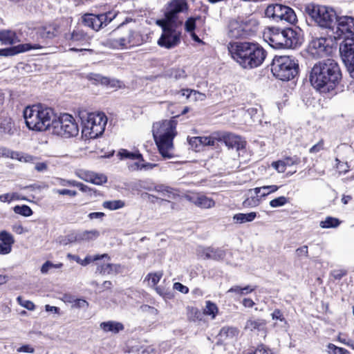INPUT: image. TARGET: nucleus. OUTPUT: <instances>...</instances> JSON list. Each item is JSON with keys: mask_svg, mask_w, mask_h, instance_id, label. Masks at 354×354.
Listing matches in <instances>:
<instances>
[{"mask_svg": "<svg viewBox=\"0 0 354 354\" xmlns=\"http://www.w3.org/2000/svg\"><path fill=\"white\" fill-rule=\"evenodd\" d=\"M341 78L340 68L333 59H324L315 64L309 75L311 85L323 93L333 90Z\"/></svg>", "mask_w": 354, "mask_h": 354, "instance_id": "f257e3e1", "label": "nucleus"}, {"mask_svg": "<svg viewBox=\"0 0 354 354\" xmlns=\"http://www.w3.org/2000/svg\"><path fill=\"white\" fill-rule=\"evenodd\" d=\"M227 48L233 59L245 69L261 66L267 55L266 50L256 42H230Z\"/></svg>", "mask_w": 354, "mask_h": 354, "instance_id": "f03ea898", "label": "nucleus"}, {"mask_svg": "<svg viewBox=\"0 0 354 354\" xmlns=\"http://www.w3.org/2000/svg\"><path fill=\"white\" fill-rule=\"evenodd\" d=\"M27 127L32 131H52L56 118L53 109L41 104L27 106L24 111Z\"/></svg>", "mask_w": 354, "mask_h": 354, "instance_id": "7ed1b4c3", "label": "nucleus"}, {"mask_svg": "<svg viewBox=\"0 0 354 354\" xmlns=\"http://www.w3.org/2000/svg\"><path fill=\"white\" fill-rule=\"evenodd\" d=\"M176 124L174 120H165L153 124V136L159 152L164 158L174 156L173 140L177 133Z\"/></svg>", "mask_w": 354, "mask_h": 354, "instance_id": "20e7f679", "label": "nucleus"}, {"mask_svg": "<svg viewBox=\"0 0 354 354\" xmlns=\"http://www.w3.org/2000/svg\"><path fill=\"white\" fill-rule=\"evenodd\" d=\"M82 120V134L88 139H95L101 136L105 129L107 118L102 112H82L80 113Z\"/></svg>", "mask_w": 354, "mask_h": 354, "instance_id": "39448f33", "label": "nucleus"}, {"mask_svg": "<svg viewBox=\"0 0 354 354\" xmlns=\"http://www.w3.org/2000/svg\"><path fill=\"white\" fill-rule=\"evenodd\" d=\"M271 71L277 79L289 81L298 74L299 64L292 57L276 56L272 60Z\"/></svg>", "mask_w": 354, "mask_h": 354, "instance_id": "423d86ee", "label": "nucleus"}, {"mask_svg": "<svg viewBox=\"0 0 354 354\" xmlns=\"http://www.w3.org/2000/svg\"><path fill=\"white\" fill-rule=\"evenodd\" d=\"M305 12L320 27L334 30L337 15L332 8L311 3L306 6Z\"/></svg>", "mask_w": 354, "mask_h": 354, "instance_id": "0eeeda50", "label": "nucleus"}, {"mask_svg": "<svg viewBox=\"0 0 354 354\" xmlns=\"http://www.w3.org/2000/svg\"><path fill=\"white\" fill-rule=\"evenodd\" d=\"M52 133L64 138L74 137L78 135L79 127L71 115L64 113L55 118Z\"/></svg>", "mask_w": 354, "mask_h": 354, "instance_id": "6e6552de", "label": "nucleus"}, {"mask_svg": "<svg viewBox=\"0 0 354 354\" xmlns=\"http://www.w3.org/2000/svg\"><path fill=\"white\" fill-rule=\"evenodd\" d=\"M255 29V21L233 19L229 23L227 35L233 39L245 38L252 35Z\"/></svg>", "mask_w": 354, "mask_h": 354, "instance_id": "1a4fd4ad", "label": "nucleus"}, {"mask_svg": "<svg viewBox=\"0 0 354 354\" xmlns=\"http://www.w3.org/2000/svg\"><path fill=\"white\" fill-rule=\"evenodd\" d=\"M178 26L164 22L162 33L158 40V44L167 49L176 46L180 43V32L177 30Z\"/></svg>", "mask_w": 354, "mask_h": 354, "instance_id": "9d476101", "label": "nucleus"}, {"mask_svg": "<svg viewBox=\"0 0 354 354\" xmlns=\"http://www.w3.org/2000/svg\"><path fill=\"white\" fill-rule=\"evenodd\" d=\"M339 53L351 76L354 78V36L344 38L339 45Z\"/></svg>", "mask_w": 354, "mask_h": 354, "instance_id": "9b49d317", "label": "nucleus"}, {"mask_svg": "<svg viewBox=\"0 0 354 354\" xmlns=\"http://www.w3.org/2000/svg\"><path fill=\"white\" fill-rule=\"evenodd\" d=\"M115 16L116 14L113 12H108L100 15L87 13L82 16V21L85 26L97 31L110 23Z\"/></svg>", "mask_w": 354, "mask_h": 354, "instance_id": "f8f14e48", "label": "nucleus"}, {"mask_svg": "<svg viewBox=\"0 0 354 354\" xmlns=\"http://www.w3.org/2000/svg\"><path fill=\"white\" fill-rule=\"evenodd\" d=\"M136 32L128 29L119 37L107 39L104 41V45L113 49L126 48L129 45L135 46L138 44V41L136 39Z\"/></svg>", "mask_w": 354, "mask_h": 354, "instance_id": "ddd939ff", "label": "nucleus"}, {"mask_svg": "<svg viewBox=\"0 0 354 354\" xmlns=\"http://www.w3.org/2000/svg\"><path fill=\"white\" fill-rule=\"evenodd\" d=\"M335 26V30H333L335 35L334 36L335 39L343 38L344 39L346 37L354 36V17L350 16H337Z\"/></svg>", "mask_w": 354, "mask_h": 354, "instance_id": "4468645a", "label": "nucleus"}, {"mask_svg": "<svg viewBox=\"0 0 354 354\" xmlns=\"http://www.w3.org/2000/svg\"><path fill=\"white\" fill-rule=\"evenodd\" d=\"M187 9V3L185 0L172 1L165 12V19L164 22L180 26L182 21L178 19V14Z\"/></svg>", "mask_w": 354, "mask_h": 354, "instance_id": "2eb2a0df", "label": "nucleus"}, {"mask_svg": "<svg viewBox=\"0 0 354 354\" xmlns=\"http://www.w3.org/2000/svg\"><path fill=\"white\" fill-rule=\"evenodd\" d=\"M331 47L324 37L313 39L308 45V53L314 58L318 59L328 55Z\"/></svg>", "mask_w": 354, "mask_h": 354, "instance_id": "dca6fc26", "label": "nucleus"}, {"mask_svg": "<svg viewBox=\"0 0 354 354\" xmlns=\"http://www.w3.org/2000/svg\"><path fill=\"white\" fill-rule=\"evenodd\" d=\"M197 255L203 259H212L214 261L223 260L225 257V251L220 248L212 247H198L196 250Z\"/></svg>", "mask_w": 354, "mask_h": 354, "instance_id": "f3484780", "label": "nucleus"}, {"mask_svg": "<svg viewBox=\"0 0 354 354\" xmlns=\"http://www.w3.org/2000/svg\"><path fill=\"white\" fill-rule=\"evenodd\" d=\"M40 48H41V46L39 44H33V45L30 44H19L13 48L0 49V56H10V55H14L17 53L28 51L32 49H40Z\"/></svg>", "mask_w": 354, "mask_h": 354, "instance_id": "a211bd4d", "label": "nucleus"}, {"mask_svg": "<svg viewBox=\"0 0 354 354\" xmlns=\"http://www.w3.org/2000/svg\"><path fill=\"white\" fill-rule=\"evenodd\" d=\"M278 8L279 12L277 14L275 20L285 21L290 24L297 21V16L291 8L281 4H279Z\"/></svg>", "mask_w": 354, "mask_h": 354, "instance_id": "6ab92c4d", "label": "nucleus"}, {"mask_svg": "<svg viewBox=\"0 0 354 354\" xmlns=\"http://www.w3.org/2000/svg\"><path fill=\"white\" fill-rule=\"evenodd\" d=\"M219 139L224 142L229 149H235L236 152L243 147L241 137L234 134L225 133Z\"/></svg>", "mask_w": 354, "mask_h": 354, "instance_id": "aec40b11", "label": "nucleus"}, {"mask_svg": "<svg viewBox=\"0 0 354 354\" xmlns=\"http://www.w3.org/2000/svg\"><path fill=\"white\" fill-rule=\"evenodd\" d=\"M189 145L195 150H199L201 146H213L216 138L213 136H196L188 138Z\"/></svg>", "mask_w": 354, "mask_h": 354, "instance_id": "412c9836", "label": "nucleus"}, {"mask_svg": "<svg viewBox=\"0 0 354 354\" xmlns=\"http://www.w3.org/2000/svg\"><path fill=\"white\" fill-rule=\"evenodd\" d=\"M260 189H249L245 194V198L243 202V205L245 207H257L260 204Z\"/></svg>", "mask_w": 354, "mask_h": 354, "instance_id": "4be33fe9", "label": "nucleus"}, {"mask_svg": "<svg viewBox=\"0 0 354 354\" xmlns=\"http://www.w3.org/2000/svg\"><path fill=\"white\" fill-rule=\"evenodd\" d=\"M284 31V48H295L299 44L298 34L292 28H287Z\"/></svg>", "mask_w": 354, "mask_h": 354, "instance_id": "5701e85b", "label": "nucleus"}, {"mask_svg": "<svg viewBox=\"0 0 354 354\" xmlns=\"http://www.w3.org/2000/svg\"><path fill=\"white\" fill-rule=\"evenodd\" d=\"M100 328L104 333L117 334L124 329V325L119 322L108 321L100 323Z\"/></svg>", "mask_w": 354, "mask_h": 354, "instance_id": "b1692460", "label": "nucleus"}, {"mask_svg": "<svg viewBox=\"0 0 354 354\" xmlns=\"http://www.w3.org/2000/svg\"><path fill=\"white\" fill-rule=\"evenodd\" d=\"M67 258L70 260H73V261H75L77 263H80V265L82 266H86L88 264H89L91 262H93V261H98L101 259H104V258H107V259H109V257L108 256L107 254H96V255H94V256H86L84 259L82 260L77 255H74V254H67Z\"/></svg>", "mask_w": 354, "mask_h": 354, "instance_id": "393cba45", "label": "nucleus"}, {"mask_svg": "<svg viewBox=\"0 0 354 354\" xmlns=\"http://www.w3.org/2000/svg\"><path fill=\"white\" fill-rule=\"evenodd\" d=\"M189 200L196 205L202 208H211L215 205V202L213 199L204 195H197L190 197Z\"/></svg>", "mask_w": 354, "mask_h": 354, "instance_id": "a878e982", "label": "nucleus"}, {"mask_svg": "<svg viewBox=\"0 0 354 354\" xmlns=\"http://www.w3.org/2000/svg\"><path fill=\"white\" fill-rule=\"evenodd\" d=\"M87 79L88 80L93 81L95 84H101L103 85H109L111 86H115L118 83L117 81L111 80L106 77H104L100 74L97 73H90L87 75Z\"/></svg>", "mask_w": 354, "mask_h": 354, "instance_id": "bb28decb", "label": "nucleus"}, {"mask_svg": "<svg viewBox=\"0 0 354 354\" xmlns=\"http://www.w3.org/2000/svg\"><path fill=\"white\" fill-rule=\"evenodd\" d=\"M270 44L274 48H284V31L273 32L270 37Z\"/></svg>", "mask_w": 354, "mask_h": 354, "instance_id": "cd10ccee", "label": "nucleus"}, {"mask_svg": "<svg viewBox=\"0 0 354 354\" xmlns=\"http://www.w3.org/2000/svg\"><path fill=\"white\" fill-rule=\"evenodd\" d=\"M121 269L119 264L106 263L99 266L97 270L101 274H111L120 272Z\"/></svg>", "mask_w": 354, "mask_h": 354, "instance_id": "c85d7f7f", "label": "nucleus"}, {"mask_svg": "<svg viewBox=\"0 0 354 354\" xmlns=\"http://www.w3.org/2000/svg\"><path fill=\"white\" fill-rule=\"evenodd\" d=\"M257 217L256 212H250L247 214L238 213L234 215L233 221L235 223L242 224L248 222H252Z\"/></svg>", "mask_w": 354, "mask_h": 354, "instance_id": "c756f323", "label": "nucleus"}, {"mask_svg": "<svg viewBox=\"0 0 354 354\" xmlns=\"http://www.w3.org/2000/svg\"><path fill=\"white\" fill-rule=\"evenodd\" d=\"M0 41L2 44L11 45L15 44L19 40L14 32L11 30H2Z\"/></svg>", "mask_w": 354, "mask_h": 354, "instance_id": "7c9ffc66", "label": "nucleus"}, {"mask_svg": "<svg viewBox=\"0 0 354 354\" xmlns=\"http://www.w3.org/2000/svg\"><path fill=\"white\" fill-rule=\"evenodd\" d=\"M100 235L97 230H85L77 235V239L80 241H90L96 240Z\"/></svg>", "mask_w": 354, "mask_h": 354, "instance_id": "2f4dec72", "label": "nucleus"}, {"mask_svg": "<svg viewBox=\"0 0 354 354\" xmlns=\"http://www.w3.org/2000/svg\"><path fill=\"white\" fill-rule=\"evenodd\" d=\"M0 129L5 133L12 135L14 133V122L10 118L6 117L1 120Z\"/></svg>", "mask_w": 354, "mask_h": 354, "instance_id": "473e14b6", "label": "nucleus"}, {"mask_svg": "<svg viewBox=\"0 0 354 354\" xmlns=\"http://www.w3.org/2000/svg\"><path fill=\"white\" fill-rule=\"evenodd\" d=\"M218 308L216 304L211 301H205V306L203 309V314L205 315L210 316L212 319H214L218 314Z\"/></svg>", "mask_w": 354, "mask_h": 354, "instance_id": "72a5a7b5", "label": "nucleus"}, {"mask_svg": "<svg viewBox=\"0 0 354 354\" xmlns=\"http://www.w3.org/2000/svg\"><path fill=\"white\" fill-rule=\"evenodd\" d=\"M341 223V221L336 218L328 216L324 221H322L319 223V226L322 228H335L338 227Z\"/></svg>", "mask_w": 354, "mask_h": 354, "instance_id": "f704fd0d", "label": "nucleus"}, {"mask_svg": "<svg viewBox=\"0 0 354 354\" xmlns=\"http://www.w3.org/2000/svg\"><path fill=\"white\" fill-rule=\"evenodd\" d=\"M238 334V330L234 327H223L219 333L221 339L233 338Z\"/></svg>", "mask_w": 354, "mask_h": 354, "instance_id": "c9c22d12", "label": "nucleus"}, {"mask_svg": "<svg viewBox=\"0 0 354 354\" xmlns=\"http://www.w3.org/2000/svg\"><path fill=\"white\" fill-rule=\"evenodd\" d=\"M124 202L121 200L106 201L102 203L103 207L110 210L121 209L124 206Z\"/></svg>", "mask_w": 354, "mask_h": 354, "instance_id": "e433bc0d", "label": "nucleus"}, {"mask_svg": "<svg viewBox=\"0 0 354 354\" xmlns=\"http://www.w3.org/2000/svg\"><path fill=\"white\" fill-rule=\"evenodd\" d=\"M154 190L162 194L165 196H167L169 198H173L175 196L174 189L164 185H158L155 186Z\"/></svg>", "mask_w": 354, "mask_h": 354, "instance_id": "4c0bfd02", "label": "nucleus"}, {"mask_svg": "<svg viewBox=\"0 0 354 354\" xmlns=\"http://www.w3.org/2000/svg\"><path fill=\"white\" fill-rule=\"evenodd\" d=\"M88 39L87 35L80 29H75L71 34V39L74 41H85Z\"/></svg>", "mask_w": 354, "mask_h": 354, "instance_id": "58836bf2", "label": "nucleus"}, {"mask_svg": "<svg viewBox=\"0 0 354 354\" xmlns=\"http://www.w3.org/2000/svg\"><path fill=\"white\" fill-rule=\"evenodd\" d=\"M13 210L15 213L26 217L30 216L32 214L31 208L26 205H16L14 207Z\"/></svg>", "mask_w": 354, "mask_h": 354, "instance_id": "ea45409f", "label": "nucleus"}, {"mask_svg": "<svg viewBox=\"0 0 354 354\" xmlns=\"http://www.w3.org/2000/svg\"><path fill=\"white\" fill-rule=\"evenodd\" d=\"M279 187L275 185L263 186L260 187H257V189H260V197H266V196L277 192L279 189Z\"/></svg>", "mask_w": 354, "mask_h": 354, "instance_id": "a19ab883", "label": "nucleus"}, {"mask_svg": "<svg viewBox=\"0 0 354 354\" xmlns=\"http://www.w3.org/2000/svg\"><path fill=\"white\" fill-rule=\"evenodd\" d=\"M119 156L121 158H129L131 160L142 159V156L140 153H133L127 151V149H122L119 152Z\"/></svg>", "mask_w": 354, "mask_h": 354, "instance_id": "79ce46f5", "label": "nucleus"}, {"mask_svg": "<svg viewBox=\"0 0 354 354\" xmlns=\"http://www.w3.org/2000/svg\"><path fill=\"white\" fill-rule=\"evenodd\" d=\"M187 310V316L189 320L195 322L202 319V313L198 308L191 307L188 308Z\"/></svg>", "mask_w": 354, "mask_h": 354, "instance_id": "37998d69", "label": "nucleus"}, {"mask_svg": "<svg viewBox=\"0 0 354 354\" xmlns=\"http://www.w3.org/2000/svg\"><path fill=\"white\" fill-rule=\"evenodd\" d=\"M162 277V272H157L154 273H149L147 274L146 279L149 280L150 286L154 287L160 281Z\"/></svg>", "mask_w": 354, "mask_h": 354, "instance_id": "c03bdc74", "label": "nucleus"}, {"mask_svg": "<svg viewBox=\"0 0 354 354\" xmlns=\"http://www.w3.org/2000/svg\"><path fill=\"white\" fill-rule=\"evenodd\" d=\"M0 240L1 243H5L12 247V245L15 243L13 236L6 231H1L0 232Z\"/></svg>", "mask_w": 354, "mask_h": 354, "instance_id": "a18cd8bd", "label": "nucleus"}, {"mask_svg": "<svg viewBox=\"0 0 354 354\" xmlns=\"http://www.w3.org/2000/svg\"><path fill=\"white\" fill-rule=\"evenodd\" d=\"M63 264L62 263H53L50 261H47L42 265L41 268V272L42 274H46L51 268H61Z\"/></svg>", "mask_w": 354, "mask_h": 354, "instance_id": "49530a36", "label": "nucleus"}, {"mask_svg": "<svg viewBox=\"0 0 354 354\" xmlns=\"http://www.w3.org/2000/svg\"><path fill=\"white\" fill-rule=\"evenodd\" d=\"M288 203V198L285 196H279L270 201V205L272 207L276 208L285 205Z\"/></svg>", "mask_w": 354, "mask_h": 354, "instance_id": "de8ad7c7", "label": "nucleus"}, {"mask_svg": "<svg viewBox=\"0 0 354 354\" xmlns=\"http://www.w3.org/2000/svg\"><path fill=\"white\" fill-rule=\"evenodd\" d=\"M187 99L193 101H203L206 99V95L195 90L189 91L187 94Z\"/></svg>", "mask_w": 354, "mask_h": 354, "instance_id": "09e8293b", "label": "nucleus"}, {"mask_svg": "<svg viewBox=\"0 0 354 354\" xmlns=\"http://www.w3.org/2000/svg\"><path fill=\"white\" fill-rule=\"evenodd\" d=\"M264 324L263 322L261 319H249L245 324V328L252 330L254 329H259Z\"/></svg>", "mask_w": 354, "mask_h": 354, "instance_id": "8fccbe9b", "label": "nucleus"}, {"mask_svg": "<svg viewBox=\"0 0 354 354\" xmlns=\"http://www.w3.org/2000/svg\"><path fill=\"white\" fill-rule=\"evenodd\" d=\"M278 6H279V4L268 6L266 10V16L275 19L277 14H278L279 12Z\"/></svg>", "mask_w": 354, "mask_h": 354, "instance_id": "3c124183", "label": "nucleus"}, {"mask_svg": "<svg viewBox=\"0 0 354 354\" xmlns=\"http://www.w3.org/2000/svg\"><path fill=\"white\" fill-rule=\"evenodd\" d=\"M76 175L82 180L91 183L92 176H93V172L80 170L76 172Z\"/></svg>", "mask_w": 354, "mask_h": 354, "instance_id": "603ef678", "label": "nucleus"}, {"mask_svg": "<svg viewBox=\"0 0 354 354\" xmlns=\"http://www.w3.org/2000/svg\"><path fill=\"white\" fill-rule=\"evenodd\" d=\"M346 349L338 347L332 343L327 345V352L329 354H344Z\"/></svg>", "mask_w": 354, "mask_h": 354, "instance_id": "864d4df0", "label": "nucleus"}, {"mask_svg": "<svg viewBox=\"0 0 354 354\" xmlns=\"http://www.w3.org/2000/svg\"><path fill=\"white\" fill-rule=\"evenodd\" d=\"M53 192L59 195H67L71 197L77 196V193L75 190L68 189H53Z\"/></svg>", "mask_w": 354, "mask_h": 354, "instance_id": "5fc2aeb1", "label": "nucleus"}, {"mask_svg": "<svg viewBox=\"0 0 354 354\" xmlns=\"http://www.w3.org/2000/svg\"><path fill=\"white\" fill-rule=\"evenodd\" d=\"M282 160L286 167H291L295 165H298L301 162L300 158L297 156H294L292 157H287Z\"/></svg>", "mask_w": 354, "mask_h": 354, "instance_id": "6e6d98bb", "label": "nucleus"}, {"mask_svg": "<svg viewBox=\"0 0 354 354\" xmlns=\"http://www.w3.org/2000/svg\"><path fill=\"white\" fill-rule=\"evenodd\" d=\"M107 180L106 177L103 174H98L93 173V176H92L91 183L95 185H102L106 183Z\"/></svg>", "mask_w": 354, "mask_h": 354, "instance_id": "4d7b16f0", "label": "nucleus"}, {"mask_svg": "<svg viewBox=\"0 0 354 354\" xmlns=\"http://www.w3.org/2000/svg\"><path fill=\"white\" fill-rule=\"evenodd\" d=\"M337 340L348 346L351 347L354 349L353 341L349 338L346 337L343 334L339 333L337 336Z\"/></svg>", "mask_w": 354, "mask_h": 354, "instance_id": "13d9d810", "label": "nucleus"}, {"mask_svg": "<svg viewBox=\"0 0 354 354\" xmlns=\"http://www.w3.org/2000/svg\"><path fill=\"white\" fill-rule=\"evenodd\" d=\"M17 301L21 306L26 308L28 310H32L35 309V304L30 301L24 300L21 297H17Z\"/></svg>", "mask_w": 354, "mask_h": 354, "instance_id": "bf43d9fd", "label": "nucleus"}, {"mask_svg": "<svg viewBox=\"0 0 354 354\" xmlns=\"http://www.w3.org/2000/svg\"><path fill=\"white\" fill-rule=\"evenodd\" d=\"M272 166L279 173H283L286 169V167L282 160L273 162Z\"/></svg>", "mask_w": 354, "mask_h": 354, "instance_id": "052dcab7", "label": "nucleus"}, {"mask_svg": "<svg viewBox=\"0 0 354 354\" xmlns=\"http://www.w3.org/2000/svg\"><path fill=\"white\" fill-rule=\"evenodd\" d=\"M185 30L187 32L193 31L196 28V21L194 18L190 17L185 21Z\"/></svg>", "mask_w": 354, "mask_h": 354, "instance_id": "680f3d73", "label": "nucleus"}, {"mask_svg": "<svg viewBox=\"0 0 354 354\" xmlns=\"http://www.w3.org/2000/svg\"><path fill=\"white\" fill-rule=\"evenodd\" d=\"M137 185L141 188L144 189L148 191H152L154 190V187L156 185H153V184H149L147 181H139V183L137 184Z\"/></svg>", "mask_w": 354, "mask_h": 354, "instance_id": "e2e57ef3", "label": "nucleus"}, {"mask_svg": "<svg viewBox=\"0 0 354 354\" xmlns=\"http://www.w3.org/2000/svg\"><path fill=\"white\" fill-rule=\"evenodd\" d=\"M174 288L185 294L189 292V288L179 282L174 283Z\"/></svg>", "mask_w": 354, "mask_h": 354, "instance_id": "0e129e2a", "label": "nucleus"}, {"mask_svg": "<svg viewBox=\"0 0 354 354\" xmlns=\"http://www.w3.org/2000/svg\"><path fill=\"white\" fill-rule=\"evenodd\" d=\"M17 352H24V353H33L35 351L34 348H32L31 346L28 344L23 345L22 346L17 348Z\"/></svg>", "mask_w": 354, "mask_h": 354, "instance_id": "69168bd1", "label": "nucleus"}, {"mask_svg": "<svg viewBox=\"0 0 354 354\" xmlns=\"http://www.w3.org/2000/svg\"><path fill=\"white\" fill-rule=\"evenodd\" d=\"M11 246L0 243V254H8L11 252Z\"/></svg>", "mask_w": 354, "mask_h": 354, "instance_id": "338daca9", "label": "nucleus"}, {"mask_svg": "<svg viewBox=\"0 0 354 354\" xmlns=\"http://www.w3.org/2000/svg\"><path fill=\"white\" fill-rule=\"evenodd\" d=\"M74 306L77 308H87L88 306V304L84 299H77L75 300Z\"/></svg>", "mask_w": 354, "mask_h": 354, "instance_id": "774afa93", "label": "nucleus"}]
</instances>
